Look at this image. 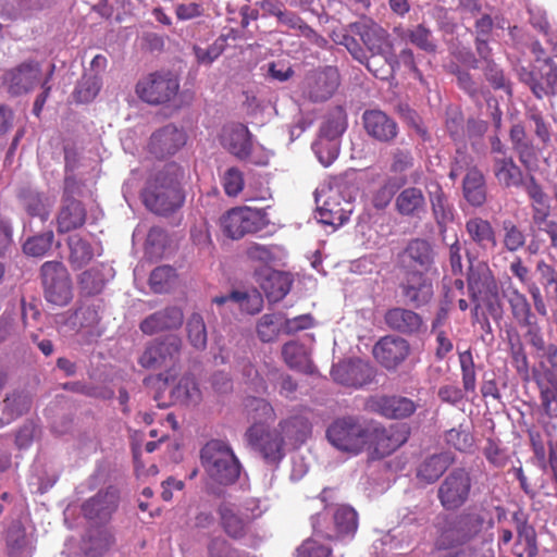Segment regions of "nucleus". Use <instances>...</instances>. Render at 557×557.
I'll return each instance as SVG.
<instances>
[{"instance_id": "0eeeda50", "label": "nucleus", "mask_w": 557, "mask_h": 557, "mask_svg": "<svg viewBox=\"0 0 557 557\" xmlns=\"http://www.w3.org/2000/svg\"><path fill=\"white\" fill-rule=\"evenodd\" d=\"M267 223L264 211L250 207L233 208L221 220L224 234L232 239H239L246 234L259 232Z\"/></svg>"}, {"instance_id": "9d476101", "label": "nucleus", "mask_w": 557, "mask_h": 557, "mask_svg": "<svg viewBox=\"0 0 557 557\" xmlns=\"http://www.w3.org/2000/svg\"><path fill=\"white\" fill-rule=\"evenodd\" d=\"M483 519L478 513H462L451 520L438 537L437 546L449 549L463 545L483 528Z\"/></svg>"}, {"instance_id": "13d9d810", "label": "nucleus", "mask_w": 557, "mask_h": 557, "mask_svg": "<svg viewBox=\"0 0 557 557\" xmlns=\"http://www.w3.org/2000/svg\"><path fill=\"white\" fill-rule=\"evenodd\" d=\"M53 238L54 235L52 232L33 236L24 243L23 250L28 256L42 257L51 248Z\"/></svg>"}, {"instance_id": "dca6fc26", "label": "nucleus", "mask_w": 557, "mask_h": 557, "mask_svg": "<svg viewBox=\"0 0 557 557\" xmlns=\"http://www.w3.org/2000/svg\"><path fill=\"white\" fill-rule=\"evenodd\" d=\"M373 371L369 362L361 359L339 362L332 369L333 379L347 386L360 387L371 381Z\"/></svg>"}, {"instance_id": "4d7b16f0", "label": "nucleus", "mask_w": 557, "mask_h": 557, "mask_svg": "<svg viewBox=\"0 0 557 557\" xmlns=\"http://www.w3.org/2000/svg\"><path fill=\"white\" fill-rule=\"evenodd\" d=\"M312 149L323 166H329L338 157V140L325 139L319 137L313 144Z\"/></svg>"}, {"instance_id": "f03ea898", "label": "nucleus", "mask_w": 557, "mask_h": 557, "mask_svg": "<svg viewBox=\"0 0 557 557\" xmlns=\"http://www.w3.org/2000/svg\"><path fill=\"white\" fill-rule=\"evenodd\" d=\"M184 171L176 164H168L148 183L143 193L146 207L157 214H168L184 200L181 181Z\"/></svg>"}, {"instance_id": "bf43d9fd", "label": "nucleus", "mask_w": 557, "mask_h": 557, "mask_svg": "<svg viewBox=\"0 0 557 557\" xmlns=\"http://www.w3.org/2000/svg\"><path fill=\"white\" fill-rule=\"evenodd\" d=\"M503 231V244L508 251L515 252L524 246L525 236L523 232L520 231L511 221H504Z\"/></svg>"}, {"instance_id": "8fccbe9b", "label": "nucleus", "mask_w": 557, "mask_h": 557, "mask_svg": "<svg viewBox=\"0 0 557 557\" xmlns=\"http://www.w3.org/2000/svg\"><path fill=\"white\" fill-rule=\"evenodd\" d=\"M102 86L99 75L85 73L75 89V97L79 102H89L96 98Z\"/></svg>"}, {"instance_id": "09e8293b", "label": "nucleus", "mask_w": 557, "mask_h": 557, "mask_svg": "<svg viewBox=\"0 0 557 557\" xmlns=\"http://www.w3.org/2000/svg\"><path fill=\"white\" fill-rule=\"evenodd\" d=\"M320 518L321 515L313 518L312 525L315 535L302 543L298 548L297 557H331V548L317 539Z\"/></svg>"}, {"instance_id": "6ab92c4d", "label": "nucleus", "mask_w": 557, "mask_h": 557, "mask_svg": "<svg viewBox=\"0 0 557 557\" xmlns=\"http://www.w3.org/2000/svg\"><path fill=\"white\" fill-rule=\"evenodd\" d=\"M408 352V343L395 336L383 337L373 348L375 359L387 369L396 368L406 359Z\"/></svg>"}, {"instance_id": "e433bc0d", "label": "nucleus", "mask_w": 557, "mask_h": 557, "mask_svg": "<svg viewBox=\"0 0 557 557\" xmlns=\"http://www.w3.org/2000/svg\"><path fill=\"white\" fill-rule=\"evenodd\" d=\"M99 319V313L95 306L83 305L69 318L65 324L71 330H86L87 334L98 336L100 333L96 331V326Z\"/></svg>"}, {"instance_id": "b1692460", "label": "nucleus", "mask_w": 557, "mask_h": 557, "mask_svg": "<svg viewBox=\"0 0 557 557\" xmlns=\"http://www.w3.org/2000/svg\"><path fill=\"white\" fill-rule=\"evenodd\" d=\"M403 294L410 304L420 307L433 297V286L422 272H416L407 277L403 285Z\"/></svg>"}, {"instance_id": "3c124183", "label": "nucleus", "mask_w": 557, "mask_h": 557, "mask_svg": "<svg viewBox=\"0 0 557 557\" xmlns=\"http://www.w3.org/2000/svg\"><path fill=\"white\" fill-rule=\"evenodd\" d=\"M187 336L190 345L198 349H205L207 346V330L202 317L199 313H193L187 321Z\"/></svg>"}, {"instance_id": "69168bd1", "label": "nucleus", "mask_w": 557, "mask_h": 557, "mask_svg": "<svg viewBox=\"0 0 557 557\" xmlns=\"http://www.w3.org/2000/svg\"><path fill=\"white\" fill-rule=\"evenodd\" d=\"M190 237L194 245H196L200 250H210L212 246V239L209 224L206 220L201 219L194 225L190 231Z\"/></svg>"}, {"instance_id": "f8f14e48", "label": "nucleus", "mask_w": 557, "mask_h": 557, "mask_svg": "<svg viewBox=\"0 0 557 557\" xmlns=\"http://www.w3.org/2000/svg\"><path fill=\"white\" fill-rule=\"evenodd\" d=\"M77 188L75 178L67 175L64 182V200L57 219L58 231L61 233L81 227L85 222V208L78 200L72 198Z\"/></svg>"}, {"instance_id": "603ef678", "label": "nucleus", "mask_w": 557, "mask_h": 557, "mask_svg": "<svg viewBox=\"0 0 557 557\" xmlns=\"http://www.w3.org/2000/svg\"><path fill=\"white\" fill-rule=\"evenodd\" d=\"M41 7L40 0H0L2 13L11 18L27 15L29 11Z\"/></svg>"}, {"instance_id": "79ce46f5", "label": "nucleus", "mask_w": 557, "mask_h": 557, "mask_svg": "<svg viewBox=\"0 0 557 557\" xmlns=\"http://www.w3.org/2000/svg\"><path fill=\"white\" fill-rule=\"evenodd\" d=\"M171 396L175 403L189 405L197 404L201 393L194 376L186 374L172 387Z\"/></svg>"}, {"instance_id": "ddd939ff", "label": "nucleus", "mask_w": 557, "mask_h": 557, "mask_svg": "<svg viewBox=\"0 0 557 557\" xmlns=\"http://www.w3.org/2000/svg\"><path fill=\"white\" fill-rule=\"evenodd\" d=\"M372 430L371 446L367 450H370L377 458L385 457L395 451L407 442L409 436V431L406 426L396 425L385 429L372 422Z\"/></svg>"}, {"instance_id": "864d4df0", "label": "nucleus", "mask_w": 557, "mask_h": 557, "mask_svg": "<svg viewBox=\"0 0 557 557\" xmlns=\"http://www.w3.org/2000/svg\"><path fill=\"white\" fill-rule=\"evenodd\" d=\"M508 301L511 308L512 315L522 325L530 324L531 307L525 296L518 289L510 290Z\"/></svg>"}, {"instance_id": "37998d69", "label": "nucleus", "mask_w": 557, "mask_h": 557, "mask_svg": "<svg viewBox=\"0 0 557 557\" xmlns=\"http://www.w3.org/2000/svg\"><path fill=\"white\" fill-rule=\"evenodd\" d=\"M450 463L451 458L448 454L434 455L419 467L418 476L426 483H432L445 472Z\"/></svg>"}, {"instance_id": "5701e85b", "label": "nucleus", "mask_w": 557, "mask_h": 557, "mask_svg": "<svg viewBox=\"0 0 557 557\" xmlns=\"http://www.w3.org/2000/svg\"><path fill=\"white\" fill-rule=\"evenodd\" d=\"M5 544L11 557H29L33 552L32 533L21 521H13L7 530Z\"/></svg>"}, {"instance_id": "338daca9", "label": "nucleus", "mask_w": 557, "mask_h": 557, "mask_svg": "<svg viewBox=\"0 0 557 557\" xmlns=\"http://www.w3.org/2000/svg\"><path fill=\"white\" fill-rule=\"evenodd\" d=\"M209 557H249L232 547L224 539H214L209 545Z\"/></svg>"}, {"instance_id": "c9c22d12", "label": "nucleus", "mask_w": 557, "mask_h": 557, "mask_svg": "<svg viewBox=\"0 0 557 557\" xmlns=\"http://www.w3.org/2000/svg\"><path fill=\"white\" fill-rule=\"evenodd\" d=\"M396 210L401 215L413 216L420 214L425 207V199L421 189L408 187L396 197Z\"/></svg>"}, {"instance_id": "39448f33", "label": "nucleus", "mask_w": 557, "mask_h": 557, "mask_svg": "<svg viewBox=\"0 0 557 557\" xmlns=\"http://www.w3.org/2000/svg\"><path fill=\"white\" fill-rule=\"evenodd\" d=\"M315 203L319 221L334 227L343 225L354 210L350 199L343 196L339 186L327 184L317 188Z\"/></svg>"}, {"instance_id": "f257e3e1", "label": "nucleus", "mask_w": 557, "mask_h": 557, "mask_svg": "<svg viewBox=\"0 0 557 557\" xmlns=\"http://www.w3.org/2000/svg\"><path fill=\"white\" fill-rule=\"evenodd\" d=\"M281 431L268 430L265 425L252 424L246 437L269 462H276L284 456L283 446L285 438L292 444H300L309 436L311 428L308 421L300 417H294L280 423Z\"/></svg>"}, {"instance_id": "7ed1b4c3", "label": "nucleus", "mask_w": 557, "mask_h": 557, "mask_svg": "<svg viewBox=\"0 0 557 557\" xmlns=\"http://www.w3.org/2000/svg\"><path fill=\"white\" fill-rule=\"evenodd\" d=\"M372 435V421L355 416L338 418L326 430V438L335 449L354 456L371 446Z\"/></svg>"}, {"instance_id": "052dcab7", "label": "nucleus", "mask_w": 557, "mask_h": 557, "mask_svg": "<svg viewBox=\"0 0 557 557\" xmlns=\"http://www.w3.org/2000/svg\"><path fill=\"white\" fill-rule=\"evenodd\" d=\"M225 194L230 197H236L243 190L245 181L242 171L237 168L227 169L221 177Z\"/></svg>"}, {"instance_id": "49530a36", "label": "nucleus", "mask_w": 557, "mask_h": 557, "mask_svg": "<svg viewBox=\"0 0 557 557\" xmlns=\"http://www.w3.org/2000/svg\"><path fill=\"white\" fill-rule=\"evenodd\" d=\"M515 553L518 557H535L537 553L535 531L531 525L521 524L518 528V536Z\"/></svg>"}, {"instance_id": "393cba45", "label": "nucleus", "mask_w": 557, "mask_h": 557, "mask_svg": "<svg viewBox=\"0 0 557 557\" xmlns=\"http://www.w3.org/2000/svg\"><path fill=\"white\" fill-rule=\"evenodd\" d=\"M337 86V71L334 67H326L309 78V96L314 101H324L334 94Z\"/></svg>"}, {"instance_id": "de8ad7c7", "label": "nucleus", "mask_w": 557, "mask_h": 557, "mask_svg": "<svg viewBox=\"0 0 557 557\" xmlns=\"http://www.w3.org/2000/svg\"><path fill=\"white\" fill-rule=\"evenodd\" d=\"M225 46V39L220 37L208 46L195 45L193 52L199 65L210 66L224 52Z\"/></svg>"}, {"instance_id": "473e14b6", "label": "nucleus", "mask_w": 557, "mask_h": 557, "mask_svg": "<svg viewBox=\"0 0 557 557\" xmlns=\"http://www.w3.org/2000/svg\"><path fill=\"white\" fill-rule=\"evenodd\" d=\"M493 171L498 183L505 187H518L523 183L522 171L512 158L496 157Z\"/></svg>"}, {"instance_id": "4468645a", "label": "nucleus", "mask_w": 557, "mask_h": 557, "mask_svg": "<svg viewBox=\"0 0 557 557\" xmlns=\"http://www.w3.org/2000/svg\"><path fill=\"white\" fill-rule=\"evenodd\" d=\"M367 408L388 419H405L417 409L416 404L403 396H373L368 399Z\"/></svg>"}, {"instance_id": "c85d7f7f", "label": "nucleus", "mask_w": 557, "mask_h": 557, "mask_svg": "<svg viewBox=\"0 0 557 557\" xmlns=\"http://www.w3.org/2000/svg\"><path fill=\"white\" fill-rule=\"evenodd\" d=\"M403 261L416 272L426 271L432 263V249L426 240L414 239L407 246Z\"/></svg>"}, {"instance_id": "72a5a7b5", "label": "nucleus", "mask_w": 557, "mask_h": 557, "mask_svg": "<svg viewBox=\"0 0 557 557\" xmlns=\"http://www.w3.org/2000/svg\"><path fill=\"white\" fill-rule=\"evenodd\" d=\"M20 202L29 216H38L46 221L52 202L33 188L23 189L18 196Z\"/></svg>"}, {"instance_id": "c03bdc74", "label": "nucleus", "mask_w": 557, "mask_h": 557, "mask_svg": "<svg viewBox=\"0 0 557 557\" xmlns=\"http://www.w3.org/2000/svg\"><path fill=\"white\" fill-rule=\"evenodd\" d=\"M283 313H267L263 314L257 324V333L262 342H272L283 333Z\"/></svg>"}, {"instance_id": "5fc2aeb1", "label": "nucleus", "mask_w": 557, "mask_h": 557, "mask_svg": "<svg viewBox=\"0 0 557 557\" xmlns=\"http://www.w3.org/2000/svg\"><path fill=\"white\" fill-rule=\"evenodd\" d=\"M246 407L253 424L265 425L267 422L273 421L275 418L272 406L264 399L252 398Z\"/></svg>"}, {"instance_id": "a18cd8bd", "label": "nucleus", "mask_w": 557, "mask_h": 557, "mask_svg": "<svg viewBox=\"0 0 557 557\" xmlns=\"http://www.w3.org/2000/svg\"><path fill=\"white\" fill-rule=\"evenodd\" d=\"M347 126L346 114L341 108H336L331 114L327 116L326 121L323 123L320 136L321 138L338 140V138L343 135Z\"/></svg>"}, {"instance_id": "2eb2a0df", "label": "nucleus", "mask_w": 557, "mask_h": 557, "mask_svg": "<svg viewBox=\"0 0 557 557\" xmlns=\"http://www.w3.org/2000/svg\"><path fill=\"white\" fill-rule=\"evenodd\" d=\"M186 139L183 129L166 125L151 135L149 150L157 158H165L177 152L186 144Z\"/></svg>"}, {"instance_id": "423d86ee", "label": "nucleus", "mask_w": 557, "mask_h": 557, "mask_svg": "<svg viewBox=\"0 0 557 557\" xmlns=\"http://www.w3.org/2000/svg\"><path fill=\"white\" fill-rule=\"evenodd\" d=\"M221 144L237 159L248 160L257 165H265L269 162L270 153L252 145L250 132L244 124L225 125L221 134Z\"/></svg>"}, {"instance_id": "412c9836", "label": "nucleus", "mask_w": 557, "mask_h": 557, "mask_svg": "<svg viewBox=\"0 0 557 557\" xmlns=\"http://www.w3.org/2000/svg\"><path fill=\"white\" fill-rule=\"evenodd\" d=\"M213 302L231 311L239 309L249 314L259 312L263 305L260 293L255 289L246 293L233 292L226 296H218L213 298Z\"/></svg>"}, {"instance_id": "f3484780", "label": "nucleus", "mask_w": 557, "mask_h": 557, "mask_svg": "<svg viewBox=\"0 0 557 557\" xmlns=\"http://www.w3.org/2000/svg\"><path fill=\"white\" fill-rule=\"evenodd\" d=\"M182 341L176 335H169L163 341H156L141 355L139 362L145 368H156L173 360L181 350Z\"/></svg>"}, {"instance_id": "a211bd4d", "label": "nucleus", "mask_w": 557, "mask_h": 557, "mask_svg": "<svg viewBox=\"0 0 557 557\" xmlns=\"http://www.w3.org/2000/svg\"><path fill=\"white\" fill-rule=\"evenodd\" d=\"M119 502V493L114 487L99 492L94 497L86 500L82 506L83 515L89 521H107L115 510Z\"/></svg>"}, {"instance_id": "4be33fe9", "label": "nucleus", "mask_w": 557, "mask_h": 557, "mask_svg": "<svg viewBox=\"0 0 557 557\" xmlns=\"http://www.w3.org/2000/svg\"><path fill=\"white\" fill-rule=\"evenodd\" d=\"M363 124L367 133L380 141L392 140L397 135L395 121L380 110L366 111Z\"/></svg>"}, {"instance_id": "6e6d98bb", "label": "nucleus", "mask_w": 557, "mask_h": 557, "mask_svg": "<svg viewBox=\"0 0 557 557\" xmlns=\"http://www.w3.org/2000/svg\"><path fill=\"white\" fill-rule=\"evenodd\" d=\"M175 270L169 265L156 268L150 274V286L154 293H164L174 284Z\"/></svg>"}, {"instance_id": "f704fd0d", "label": "nucleus", "mask_w": 557, "mask_h": 557, "mask_svg": "<svg viewBox=\"0 0 557 557\" xmlns=\"http://www.w3.org/2000/svg\"><path fill=\"white\" fill-rule=\"evenodd\" d=\"M113 275L114 273L111 267L99 264L79 275V285L85 293L97 294Z\"/></svg>"}, {"instance_id": "7c9ffc66", "label": "nucleus", "mask_w": 557, "mask_h": 557, "mask_svg": "<svg viewBox=\"0 0 557 557\" xmlns=\"http://www.w3.org/2000/svg\"><path fill=\"white\" fill-rule=\"evenodd\" d=\"M292 280L287 273L270 270L260 286L269 301L277 302L283 299L290 289Z\"/></svg>"}, {"instance_id": "0e129e2a", "label": "nucleus", "mask_w": 557, "mask_h": 557, "mask_svg": "<svg viewBox=\"0 0 557 557\" xmlns=\"http://www.w3.org/2000/svg\"><path fill=\"white\" fill-rule=\"evenodd\" d=\"M459 362L462 371V384L466 392L475 389V371L472 355L469 350L459 354Z\"/></svg>"}, {"instance_id": "2f4dec72", "label": "nucleus", "mask_w": 557, "mask_h": 557, "mask_svg": "<svg viewBox=\"0 0 557 557\" xmlns=\"http://www.w3.org/2000/svg\"><path fill=\"white\" fill-rule=\"evenodd\" d=\"M469 237L482 249H493L497 245L496 234L492 224L481 218L470 219L466 224Z\"/></svg>"}, {"instance_id": "a878e982", "label": "nucleus", "mask_w": 557, "mask_h": 557, "mask_svg": "<svg viewBox=\"0 0 557 557\" xmlns=\"http://www.w3.org/2000/svg\"><path fill=\"white\" fill-rule=\"evenodd\" d=\"M386 324L400 333L413 334L423 327L422 318L412 310L405 308H393L385 314Z\"/></svg>"}, {"instance_id": "680f3d73", "label": "nucleus", "mask_w": 557, "mask_h": 557, "mask_svg": "<svg viewBox=\"0 0 557 557\" xmlns=\"http://www.w3.org/2000/svg\"><path fill=\"white\" fill-rule=\"evenodd\" d=\"M406 37L411 44L426 52H433L435 50V44L433 42L431 32L423 25H418L408 29L406 32Z\"/></svg>"}, {"instance_id": "bb28decb", "label": "nucleus", "mask_w": 557, "mask_h": 557, "mask_svg": "<svg viewBox=\"0 0 557 557\" xmlns=\"http://www.w3.org/2000/svg\"><path fill=\"white\" fill-rule=\"evenodd\" d=\"M39 75L38 66L30 64L22 65L9 72L5 76L9 92L12 95L27 92L39 82Z\"/></svg>"}, {"instance_id": "c756f323", "label": "nucleus", "mask_w": 557, "mask_h": 557, "mask_svg": "<svg viewBox=\"0 0 557 557\" xmlns=\"http://www.w3.org/2000/svg\"><path fill=\"white\" fill-rule=\"evenodd\" d=\"M469 288L474 297L488 295L496 292V282L490 268L485 263H478L471 267L468 276Z\"/></svg>"}, {"instance_id": "9b49d317", "label": "nucleus", "mask_w": 557, "mask_h": 557, "mask_svg": "<svg viewBox=\"0 0 557 557\" xmlns=\"http://www.w3.org/2000/svg\"><path fill=\"white\" fill-rule=\"evenodd\" d=\"M471 480L463 469L450 472L438 488V497L444 508L454 510L461 507L469 497Z\"/></svg>"}, {"instance_id": "58836bf2", "label": "nucleus", "mask_w": 557, "mask_h": 557, "mask_svg": "<svg viewBox=\"0 0 557 557\" xmlns=\"http://www.w3.org/2000/svg\"><path fill=\"white\" fill-rule=\"evenodd\" d=\"M333 524L338 539L351 537L358 528V517L354 508L338 506L333 509Z\"/></svg>"}, {"instance_id": "20e7f679", "label": "nucleus", "mask_w": 557, "mask_h": 557, "mask_svg": "<svg viewBox=\"0 0 557 557\" xmlns=\"http://www.w3.org/2000/svg\"><path fill=\"white\" fill-rule=\"evenodd\" d=\"M201 461L208 475L220 484H231L240 472V465L231 447L222 441H211L201 450Z\"/></svg>"}, {"instance_id": "6e6552de", "label": "nucleus", "mask_w": 557, "mask_h": 557, "mask_svg": "<svg viewBox=\"0 0 557 557\" xmlns=\"http://www.w3.org/2000/svg\"><path fill=\"white\" fill-rule=\"evenodd\" d=\"M178 89V78L170 72H162L152 73L139 79L135 91L143 101L161 104L171 101Z\"/></svg>"}, {"instance_id": "aec40b11", "label": "nucleus", "mask_w": 557, "mask_h": 557, "mask_svg": "<svg viewBox=\"0 0 557 557\" xmlns=\"http://www.w3.org/2000/svg\"><path fill=\"white\" fill-rule=\"evenodd\" d=\"M220 522L227 535L239 539L245 535L247 525L253 515L244 513L235 504L223 503L219 507Z\"/></svg>"}, {"instance_id": "774afa93", "label": "nucleus", "mask_w": 557, "mask_h": 557, "mask_svg": "<svg viewBox=\"0 0 557 557\" xmlns=\"http://www.w3.org/2000/svg\"><path fill=\"white\" fill-rule=\"evenodd\" d=\"M446 442L458 450H468L472 447L473 437L462 429H451L446 433Z\"/></svg>"}, {"instance_id": "a19ab883", "label": "nucleus", "mask_w": 557, "mask_h": 557, "mask_svg": "<svg viewBox=\"0 0 557 557\" xmlns=\"http://www.w3.org/2000/svg\"><path fill=\"white\" fill-rule=\"evenodd\" d=\"M282 355L288 367L310 373L312 372V364L307 348L297 343L289 342L283 346Z\"/></svg>"}, {"instance_id": "e2e57ef3", "label": "nucleus", "mask_w": 557, "mask_h": 557, "mask_svg": "<svg viewBox=\"0 0 557 557\" xmlns=\"http://www.w3.org/2000/svg\"><path fill=\"white\" fill-rule=\"evenodd\" d=\"M277 252L278 249L276 247L265 246L257 243L249 245L246 250V255L251 261H257L267 265L276 260Z\"/></svg>"}, {"instance_id": "4c0bfd02", "label": "nucleus", "mask_w": 557, "mask_h": 557, "mask_svg": "<svg viewBox=\"0 0 557 557\" xmlns=\"http://www.w3.org/2000/svg\"><path fill=\"white\" fill-rule=\"evenodd\" d=\"M361 38L372 52L371 59L367 60V67L377 75L373 70V64L376 61V57L383 53L384 48L387 46V34L381 26L373 24L362 30Z\"/></svg>"}, {"instance_id": "1a4fd4ad", "label": "nucleus", "mask_w": 557, "mask_h": 557, "mask_svg": "<svg viewBox=\"0 0 557 557\" xmlns=\"http://www.w3.org/2000/svg\"><path fill=\"white\" fill-rule=\"evenodd\" d=\"M41 277L47 301L65 306L72 299V284L66 268L58 261H47L41 265Z\"/></svg>"}, {"instance_id": "cd10ccee", "label": "nucleus", "mask_w": 557, "mask_h": 557, "mask_svg": "<svg viewBox=\"0 0 557 557\" xmlns=\"http://www.w3.org/2000/svg\"><path fill=\"white\" fill-rule=\"evenodd\" d=\"M70 262L74 268H82L87 264L96 255H100L99 243H91L79 235H72L69 238Z\"/></svg>"}, {"instance_id": "ea45409f", "label": "nucleus", "mask_w": 557, "mask_h": 557, "mask_svg": "<svg viewBox=\"0 0 557 557\" xmlns=\"http://www.w3.org/2000/svg\"><path fill=\"white\" fill-rule=\"evenodd\" d=\"M463 195L472 206H481L485 201L484 176L476 168L468 170L463 180Z\"/></svg>"}]
</instances>
